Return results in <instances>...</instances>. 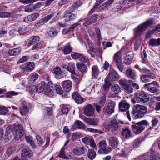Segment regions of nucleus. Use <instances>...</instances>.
I'll use <instances>...</instances> for the list:
<instances>
[{
	"label": "nucleus",
	"instance_id": "obj_1",
	"mask_svg": "<svg viewBox=\"0 0 160 160\" xmlns=\"http://www.w3.org/2000/svg\"><path fill=\"white\" fill-rule=\"evenodd\" d=\"M148 109L146 107L138 104L134 106L132 109L131 115L133 118L135 119L143 117L147 112Z\"/></svg>",
	"mask_w": 160,
	"mask_h": 160
},
{
	"label": "nucleus",
	"instance_id": "obj_2",
	"mask_svg": "<svg viewBox=\"0 0 160 160\" xmlns=\"http://www.w3.org/2000/svg\"><path fill=\"white\" fill-rule=\"evenodd\" d=\"M148 109L146 107L138 104L134 106L132 109L131 115L133 118L135 119L143 117L147 112Z\"/></svg>",
	"mask_w": 160,
	"mask_h": 160
},
{
	"label": "nucleus",
	"instance_id": "obj_3",
	"mask_svg": "<svg viewBox=\"0 0 160 160\" xmlns=\"http://www.w3.org/2000/svg\"><path fill=\"white\" fill-rule=\"evenodd\" d=\"M39 37L38 36H33L31 37L27 41V43L28 46L35 44L32 48V50H38L45 46V44L42 41L38 42L39 40Z\"/></svg>",
	"mask_w": 160,
	"mask_h": 160
},
{
	"label": "nucleus",
	"instance_id": "obj_4",
	"mask_svg": "<svg viewBox=\"0 0 160 160\" xmlns=\"http://www.w3.org/2000/svg\"><path fill=\"white\" fill-rule=\"evenodd\" d=\"M153 24V20L150 19L146 22L138 25L134 30V33L135 36L139 35L145 31L146 29Z\"/></svg>",
	"mask_w": 160,
	"mask_h": 160
},
{
	"label": "nucleus",
	"instance_id": "obj_5",
	"mask_svg": "<svg viewBox=\"0 0 160 160\" xmlns=\"http://www.w3.org/2000/svg\"><path fill=\"white\" fill-rule=\"evenodd\" d=\"M149 125L148 122L146 120H143L137 122L134 125L132 126V128L133 132L136 134H138L143 131L145 127L144 126H149Z\"/></svg>",
	"mask_w": 160,
	"mask_h": 160
},
{
	"label": "nucleus",
	"instance_id": "obj_6",
	"mask_svg": "<svg viewBox=\"0 0 160 160\" xmlns=\"http://www.w3.org/2000/svg\"><path fill=\"white\" fill-rule=\"evenodd\" d=\"M46 85L45 82L43 81L40 83L37 86H31V90L30 92V93L32 94L33 92H41L44 90L46 92Z\"/></svg>",
	"mask_w": 160,
	"mask_h": 160
},
{
	"label": "nucleus",
	"instance_id": "obj_7",
	"mask_svg": "<svg viewBox=\"0 0 160 160\" xmlns=\"http://www.w3.org/2000/svg\"><path fill=\"white\" fill-rule=\"evenodd\" d=\"M115 106V102L110 101L104 107L103 112L106 115H110L114 111V108Z\"/></svg>",
	"mask_w": 160,
	"mask_h": 160
},
{
	"label": "nucleus",
	"instance_id": "obj_8",
	"mask_svg": "<svg viewBox=\"0 0 160 160\" xmlns=\"http://www.w3.org/2000/svg\"><path fill=\"white\" fill-rule=\"evenodd\" d=\"M121 59V53L120 52H118L115 54L113 61L117 68L121 72L123 71V69Z\"/></svg>",
	"mask_w": 160,
	"mask_h": 160
},
{
	"label": "nucleus",
	"instance_id": "obj_9",
	"mask_svg": "<svg viewBox=\"0 0 160 160\" xmlns=\"http://www.w3.org/2000/svg\"><path fill=\"white\" fill-rule=\"evenodd\" d=\"M136 100L139 103H145L149 101V97L146 93L141 92L137 94Z\"/></svg>",
	"mask_w": 160,
	"mask_h": 160
},
{
	"label": "nucleus",
	"instance_id": "obj_10",
	"mask_svg": "<svg viewBox=\"0 0 160 160\" xmlns=\"http://www.w3.org/2000/svg\"><path fill=\"white\" fill-rule=\"evenodd\" d=\"M119 76L117 72L113 70H110L108 76L105 78V80L110 82L116 81L119 78Z\"/></svg>",
	"mask_w": 160,
	"mask_h": 160
},
{
	"label": "nucleus",
	"instance_id": "obj_11",
	"mask_svg": "<svg viewBox=\"0 0 160 160\" xmlns=\"http://www.w3.org/2000/svg\"><path fill=\"white\" fill-rule=\"evenodd\" d=\"M35 65L34 62H29L22 64L20 68L25 72H31L35 68Z\"/></svg>",
	"mask_w": 160,
	"mask_h": 160
},
{
	"label": "nucleus",
	"instance_id": "obj_12",
	"mask_svg": "<svg viewBox=\"0 0 160 160\" xmlns=\"http://www.w3.org/2000/svg\"><path fill=\"white\" fill-rule=\"evenodd\" d=\"M118 123L116 120L114 119L110 120L108 122V128L113 132L118 130Z\"/></svg>",
	"mask_w": 160,
	"mask_h": 160
},
{
	"label": "nucleus",
	"instance_id": "obj_13",
	"mask_svg": "<svg viewBox=\"0 0 160 160\" xmlns=\"http://www.w3.org/2000/svg\"><path fill=\"white\" fill-rule=\"evenodd\" d=\"M82 141L84 144L86 145H89L91 147L96 149V144L92 137H85L83 138L82 139Z\"/></svg>",
	"mask_w": 160,
	"mask_h": 160
},
{
	"label": "nucleus",
	"instance_id": "obj_14",
	"mask_svg": "<svg viewBox=\"0 0 160 160\" xmlns=\"http://www.w3.org/2000/svg\"><path fill=\"white\" fill-rule=\"evenodd\" d=\"M13 128L15 132V135L21 139L23 135V130L22 126L20 124L15 125Z\"/></svg>",
	"mask_w": 160,
	"mask_h": 160
},
{
	"label": "nucleus",
	"instance_id": "obj_15",
	"mask_svg": "<svg viewBox=\"0 0 160 160\" xmlns=\"http://www.w3.org/2000/svg\"><path fill=\"white\" fill-rule=\"evenodd\" d=\"M81 21V20H79L78 22L71 25L69 28L63 29L62 31V34L66 35L70 34L71 32H72L75 28L80 24L79 22Z\"/></svg>",
	"mask_w": 160,
	"mask_h": 160
},
{
	"label": "nucleus",
	"instance_id": "obj_16",
	"mask_svg": "<svg viewBox=\"0 0 160 160\" xmlns=\"http://www.w3.org/2000/svg\"><path fill=\"white\" fill-rule=\"evenodd\" d=\"M94 108L93 106L88 104L86 105L84 109V114L88 116H91L94 112Z\"/></svg>",
	"mask_w": 160,
	"mask_h": 160
},
{
	"label": "nucleus",
	"instance_id": "obj_17",
	"mask_svg": "<svg viewBox=\"0 0 160 160\" xmlns=\"http://www.w3.org/2000/svg\"><path fill=\"white\" fill-rule=\"evenodd\" d=\"M87 151L85 147H78L75 148L73 150V153L77 156H80L84 154Z\"/></svg>",
	"mask_w": 160,
	"mask_h": 160
},
{
	"label": "nucleus",
	"instance_id": "obj_18",
	"mask_svg": "<svg viewBox=\"0 0 160 160\" xmlns=\"http://www.w3.org/2000/svg\"><path fill=\"white\" fill-rule=\"evenodd\" d=\"M77 15L70 12H65L63 15V18L65 22H69L74 20Z\"/></svg>",
	"mask_w": 160,
	"mask_h": 160
},
{
	"label": "nucleus",
	"instance_id": "obj_19",
	"mask_svg": "<svg viewBox=\"0 0 160 160\" xmlns=\"http://www.w3.org/2000/svg\"><path fill=\"white\" fill-rule=\"evenodd\" d=\"M83 119L85 122L92 126H95L98 125L99 122V120L98 118L90 119L85 116L83 117Z\"/></svg>",
	"mask_w": 160,
	"mask_h": 160
},
{
	"label": "nucleus",
	"instance_id": "obj_20",
	"mask_svg": "<svg viewBox=\"0 0 160 160\" xmlns=\"http://www.w3.org/2000/svg\"><path fill=\"white\" fill-rule=\"evenodd\" d=\"M63 90L66 92H69L71 90L72 83L69 80H67L62 82L61 83Z\"/></svg>",
	"mask_w": 160,
	"mask_h": 160
},
{
	"label": "nucleus",
	"instance_id": "obj_21",
	"mask_svg": "<svg viewBox=\"0 0 160 160\" xmlns=\"http://www.w3.org/2000/svg\"><path fill=\"white\" fill-rule=\"evenodd\" d=\"M52 72L55 75V78L57 79H60L64 78L60 68L57 66L52 70Z\"/></svg>",
	"mask_w": 160,
	"mask_h": 160
},
{
	"label": "nucleus",
	"instance_id": "obj_22",
	"mask_svg": "<svg viewBox=\"0 0 160 160\" xmlns=\"http://www.w3.org/2000/svg\"><path fill=\"white\" fill-rule=\"evenodd\" d=\"M33 155L32 151L29 148L24 149L21 152L22 158L27 159L31 157Z\"/></svg>",
	"mask_w": 160,
	"mask_h": 160
},
{
	"label": "nucleus",
	"instance_id": "obj_23",
	"mask_svg": "<svg viewBox=\"0 0 160 160\" xmlns=\"http://www.w3.org/2000/svg\"><path fill=\"white\" fill-rule=\"evenodd\" d=\"M119 106L120 111H125L129 109L130 105L127 103L126 100H122L119 102Z\"/></svg>",
	"mask_w": 160,
	"mask_h": 160
},
{
	"label": "nucleus",
	"instance_id": "obj_24",
	"mask_svg": "<svg viewBox=\"0 0 160 160\" xmlns=\"http://www.w3.org/2000/svg\"><path fill=\"white\" fill-rule=\"evenodd\" d=\"M39 17L38 13H34L24 18L23 21L26 22H29L36 20Z\"/></svg>",
	"mask_w": 160,
	"mask_h": 160
},
{
	"label": "nucleus",
	"instance_id": "obj_25",
	"mask_svg": "<svg viewBox=\"0 0 160 160\" xmlns=\"http://www.w3.org/2000/svg\"><path fill=\"white\" fill-rule=\"evenodd\" d=\"M73 99L78 104H81L83 102V99L77 92H73L72 94Z\"/></svg>",
	"mask_w": 160,
	"mask_h": 160
},
{
	"label": "nucleus",
	"instance_id": "obj_26",
	"mask_svg": "<svg viewBox=\"0 0 160 160\" xmlns=\"http://www.w3.org/2000/svg\"><path fill=\"white\" fill-rule=\"evenodd\" d=\"M109 144L113 148H117L118 144L119 141L117 138L114 137H111L109 138Z\"/></svg>",
	"mask_w": 160,
	"mask_h": 160
},
{
	"label": "nucleus",
	"instance_id": "obj_27",
	"mask_svg": "<svg viewBox=\"0 0 160 160\" xmlns=\"http://www.w3.org/2000/svg\"><path fill=\"white\" fill-rule=\"evenodd\" d=\"M152 84V83H151L145 84L144 85V87L150 92L152 93H158L159 90L156 88L155 87H152L151 86H150Z\"/></svg>",
	"mask_w": 160,
	"mask_h": 160
},
{
	"label": "nucleus",
	"instance_id": "obj_28",
	"mask_svg": "<svg viewBox=\"0 0 160 160\" xmlns=\"http://www.w3.org/2000/svg\"><path fill=\"white\" fill-rule=\"evenodd\" d=\"M131 82H132V80H127L125 79H121L118 82L119 85L123 89L130 84Z\"/></svg>",
	"mask_w": 160,
	"mask_h": 160
},
{
	"label": "nucleus",
	"instance_id": "obj_29",
	"mask_svg": "<svg viewBox=\"0 0 160 160\" xmlns=\"http://www.w3.org/2000/svg\"><path fill=\"white\" fill-rule=\"evenodd\" d=\"M127 76L129 78L134 80L136 77V73L134 71L129 69L126 70V71Z\"/></svg>",
	"mask_w": 160,
	"mask_h": 160
},
{
	"label": "nucleus",
	"instance_id": "obj_30",
	"mask_svg": "<svg viewBox=\"0 0 160 160\" xmlns=\"http://www.w3.org/2000/svg\"><path fill=\"white\" fill-rule=\"evenodd\" d=\"M77 69L83 74L84 73L87 71L86 66L83 63H78L76 64Z\"/></svg>",
	"mask_w": 160,
	"mask_h": 160
},
{
	"label": "nucleus",
	"instance_id": "obj_31",
	"mask_svg": "<svg viewBox=\"0 0 160 160\" xmlns=\"http://www.w3.org/2000/svg\"><path fill=\"white\" fill-rule=\"evenodd\" d=\"M25 102H22V106L19 108L20 113L22 116L26 115L28 112V108L25 105Z\"/></svg>",
	"mask_w": 160,
	"mask_h": 160
},
{
	"label": "nucleus",
	"instance_id": "obj_32",
	"mask_svg": "<svg viewBox=\"0 0 160 160\" xmlns=\"http://www.w3.org/2000/svg\"><path fill=\"white\" fill-rule=\"evenodd\" d=\"M85 127V125L82 122L77 120L73 125L72 128L73 129H82Z\"/></svg>",
	"mask_w": 160,
	"mask_h": 160
},
{
	"label": "nucleus",
	"instance_id": "obj_33",
	"mask_svg": "<svg viewBox=\"0 0 160 160\" xmlns=\"http://www.w3.org/2000/svg\"><path fill=\"white\" fill-rule=\"evenodd\" d=\"M21 49L19 48L9 49L8 52V54L10 56H17L20 53Z\"/></svg>",
	"mask_w": 160,
	"mask_h": 160
},
{
	"label": "nucleus",
	"instance_id": "obj_34",
	"mask_svg": "<svg viewBox=\"0 0 160 160\" xmlns=\"http://www.w3.org/2000/svg\"><path fill=\"white\" fill-rule=\"evenodd\" d=\"M55 13V12H52L50 15H48L45 18L41 19L39 21L38 23L43 24L47 22L48 20L51 19L53 17L54 14Z\"/></svg>",
	"mask_w": 160,
	"mask_h": 160
},
{
	"label": "nucleus",
	"instance_id": "obj_35",
	"mask_svg": "<svg viewBox=\"0 0 160 160\" xmlns=\"http://www.w3.org/2000/svg\"><path fill=\"white\" fill-rule=\"evenodd\" d=\"M58 33V31L56 29L52 28H50L48 32L46 34V35L49 38H53L56 36Z\"/></svg>",
	"mask_w": 160,
	"mask_h": 160
},
{
	"label": "nucleus",
	"instance_id": "obj_36",
	"mask_svg": "<svg viewBox=\"0 0 160 160\" xmlns=\"http://www.w3.org/2000/svg\"><path fill=\"white\" fill-rule=\"evenodd\" d=\"M111 90L112 92L116 95L121 91V89L118 84H116L111 87Z\"/></svg>",
	"mask_w": 160,
	"mask_h": 160
},
{
	"label": "nucleus",
	"instance_id": "obj_37",
	"mask_svg": "<svg viewBox=\"0 0 160 160\" xmlns=\"http://www.w3.org/2000/svg\"><path fill=\"white\" fill-rule=\"evenodd\" d=\"M92 78H97L99 73L98 67L96 66H93L92 67Z\"/></svg>",
	"mask_w": 160,
	"mask_h": 160
},
{
	"label": "nucleus",
	"instance_id": "obj_38",
	"mask_svg": "<svg viewBox=\"0 0 160 160\" xmlns=\"http://www.w3.org/2000/svg\"><path fill=\"white\" fill-rule=\"evenodd\" d=\"M148 45L152 46H159L160 45V39H152L149 40Z\"/></svg>",
	"mask_w": 160,
	"mask_h": 160
},
{
	"label": "nucleus",
	"instance_id": "obj_39",
	"mask_svg": "<svg viewBox=\"0 0 160 160\" xmlns=\"http://www.w3.org/2000/svg\"><path fill=\"white\" fill-rule=\"evenodd\" d=\"M75 67L74 63L72 62H70L69 63L67 70L72 73L73 74H74L76 76V74L75 73Z\"/></svg>",
	"mask_w": 160,
	"mask_h": 160
},
{
	"label": "nucleus",
	"instance_id": "obj_40",
	"mask_svg": "<svg viewBox=\"0 0 160 160\" xmlns=\"http://www.w3.org/2000/svg\"><path fill=\"white\" fill-rule=\"evenodd\" d=\"M87 155L88 158L92 160L94 158L96 157V152L92 149H89Z\"/></svg>",
	"mask_w": 160,
	"mask_h": 160
},
{
	"label": "nucleus",
	"instance_id": "obj_41",
	"mask_svg": "<svg viewBox=\"0 0 160 160\" xmlns=\"http://www.w3.org/2000/svg\"><path fill=\"white\" fill-rule=\"evenodd\" d=\"M38 74L32 73L30 75L28 79L30 82L32 83L38 79Z\"/></svg>",
	"mask_w": 160,
	"mask_h": 160
},
{
	"label": "nucleus",
	"instance_id": "obj_42",
	"mask_svg": "<svg viewBox=\"0 0 160 160\" xmlns=\"http://www.w3.org/2000/svg\"><path fill=\"white\" fill-rule=\"evenodd\" d=\"M122 135L125 138H127L130 136V132L127 128L123 129L121 133Z\"/></svg>",
	"mask_w": 160,
	"mask_h": 160
},
{
	"label": "nucleus",
	"instance_id": "obj_43",
	"mask_svg": "<svg viewBox=\"0 0 160 160\" xmlns=\"http://www.w3.org/2000/svg\"><path fill=\"white\" fill-rule=\"evenodd\" d=\"M112 148L111 147H107L105 148L100 149L98 150V152L101 154H107L109 152L111 151Z\"/></svg>",
	"mask_w": 160,
	"mask_h": 160
},
{
	"label": "nucleus",
	"instance_id": "obj_44",
	"mask_svg": "<svg viewBox=\"0 0 160 160\" xmlns=\"http://www.w3.org/2000/svg\"><path fill=\"white\" fill-rule=\"evenodd\" d=\"M72 47L70 45L65 46L62 50L64 54L66 55L69 54L72 51Z\"/></svg>",
	"mask_w": 160,
	"mask_h": 160
},
{
	"label": "nucleus",
	"instance_id": "obj_45",
	"mask_svg": "<svg viewBox=\"0 0 160 160\" xmlns=\"http://www.w3.org/2000/svg\"><path fill=\"white\" fill-rule=\"evenodd\" d=\"M54 88L57 93L59 94H62V96L63 97V91L62 90L60 86L56 85L54 86Z\"/></svg>",
	"mask_w": 160,
	"mask_h": 160
},
{
	"label": "nucleus",
	"instance_id": "obj_46",
	"mask_svg": "<svg viewBox=\"0 0 160 160\" xmlns=\"http://www.w3.org/2000/svg\"><path fill=\"white\" fill-rule=\"evenodd\" d=\"M140 78L142 81L144 82H146L150 81L151 78L148 76L146 75H142Z\"/></svg>",
	"mask_w": 160,
	"mask_h": 160
},
{
	"label": "nucleus",
	"instance_id": "obj_47",
	"mask_svg": "<svg viewBox=\"0 0 160 160\" xmlns=\"http://www.w3.org/2000/svg\"><path fill=\"white\" fill-rule=\"evenodd\" d=\"M149 156L151 157V154L149 152H147L138 157L137 159L138 160H142L144 159L143 160H148L147 159H146L145 158H148Z\"/></svg>",
	"mask_w": 160,
	"mask_h": 160
},
{
	"label": "nucleus",
	"instance_id": "obj_48",
	"mask_svg": "<svg viewBox=\"0 0 160 160\" xmlns=\"http://www.w3.org/2000/svg\"><path fill=\"white\" fill-rule=\"evenodd\" d=\"M105 83L103 86V89L104 90L108 91L109 89V88L111 85V84L110 81L108 80H105V78L104 80Z\"/></svg>",
	"mask_w": 160,
	"mask_h": 160
},
{
	"label": "nucleus",
	"instance_id": "obj_49",
	"mask_svg": "<svg viewBox=\"0 0 160 160\" xmlns=\"http://www.w3.org/2000/svg\"><path fill=\"white\" fill-rule=\"evenodd\" d=\"M19 93H21L20 92H15L13 91H10L7 92L6 95V96L7 98H11L12 96L15 95H17Z\"/></svg>",
	"mask_w": 160,
	"mask_h": 160
},
{
	"label": "nucleus",
	"instance_id": "obj_50",
	"mask_svg": "<svg viewBox=\"0 0 160 160\" xmlns=\"http://www.w3.org/2000/svg\"><path fill=\"white\" fill-rule=\"evenodd\" d=\"M98 5H95L89 12V13L92 14L95 11V10H96L97 12H99L102 10H103V8H102L101 6L98 7Z\"/></svg>",
	"mask_w": 160,
	"mask_h": 160
},
{
	"label": "nucleus",
	"instance_id": "obj_51",
	"mask_svg": "<svg viewBox=\"0 0 160 160\" xmlns=\"http://www.w3.org/2000/svg\"><path fill=\"white\" fill-rule=\"evenodd\" d=\"M132 62L131 57L129 55H127L125 57L124 63L125 64L128 65Z\"/></svg>",
	"mask_w": 160,
	"mask_h": 160
},
{
	"label": "nucleus",
	"instance_id": "obj_52",
	"mask_svg": "<svg viewBox=\"0 0 160 160\" xmlns=\"http://www.w3.org/2000/svg\"><path fill=\"white\" fill-rule=\"evenodd\" d=\"M25 138L27 142L29 143V144L32 147L35 146L34 142L32 140V137L30 136H26Z\"/></svg>",
	"mask_w": 160,
	"mask_h": 160
},
{
	"label": "nucleus",
	"instance_id": "obj_53",
	"mask_svg": "<svg viewBox=\"0 0 160 160\" xmlns=\"http://www.w3.org/2000/svg\"><path fill=\"white\" fill-rule=\"evenodd\" d=\"M29 59V57L27 56H24L22 57L17 62L18 64H20L24 62H26Z\"/></svg>",
	"mask_w": 160,
	"mask_h": 160
},
{
	"label": "nucleus",
	"instance_id": "obj_54",
	"mask_svg": "<svg viewBox=\"0 0 160 160\" xmlns=\"http://www.w3.org/2000/svg\"><path fill=\"white\" fill-rule=\"evenodd\" d=\"M78 59L81 62L84 63L87 62L88 61V59L82 54H80L79 56Z\"/></svg>",
	"mask_w": 160,
	"mask_h": 160
},
{
	"label": "nucleus",
	"instance_id": "obj_55",
	"mask_svg": "<svg viewBox=\"0 0 160 160\" xmlns=\"http://www.w3.org/2000/svg\"><path fill=\"white\" fill-rule=\"evenodd\" d=\"M105 101V97L104 95H103L100 99L98 103L101 106H103L104 105Z\"/></svg>",
	"mask_w": 160,
	"mask_h": 160
},
{
	"label": "nucleus",
	"instance_id": "obj_56",
	"mask_svg": "<svg viewBox=\"0 0 160 160\" xmlns=\"http://www.w3.org/2000/svg\"><path fill=\"white\" fill-rule=\"evenodd\" d=\"M8 111V109L5 107L2 106L0 107V113L4 115Z\"/></svg>",
	"mask_w": 160,
	"mask_h": 160
},
{
	"label": "nucleus",
	"instance_id": "obj_57",
	"mask_svg": "<svg viewBox=\"0 0 160 160\" xmlns=\"http://www.w3.org/2000/svg\"><path fill=\"white\" fill-rule=\"evenodd\" d=\"M65 148H64L63 147L61 149L60 152L58 155V156L60 158H65L66 156L65 154Z\"/></svg>",
	"mask_w": 160,
	"mask_h": 160
},
{
	"label": "nucleus",
	"instance_id": "obj_58",
	"mask_svg": "<svg viewBox=\"0 0 160 160\" xmlns=\"http://www.w3.org/2000/svg\"><path fill=\"white\" fill-rule=\"evenodd\" d=\"M95 31L98 37V40L99 41L102 38L100 30L99 28H95Z\"/></svg>",
	"mask_w": 160,
	"mask_h": 160
},
{
	"label": "nucleus",
	"instance_id": "obj_59",
	"mask_svg": "<svg viewBox=\"0 0 160 160\" xmlns=\"http://www.w3.org/2000/svg\"><path fill=\"white\" fill-rule=\"evenodd\" d=\"M80 54V53L75 52H72L71 54V56L72 58L76 59H78Z\"/></svg>",
	"mask_w": 160,
	"mask_h": 160
},
{
	"label": "nucleus",
	"instance_id": "obj_60",
	"mask_svg": "<svg viewBox=\"0 0 160 160\" xmlns=\"http://www.w3.org/2000/svg\"><path fill=\"white\" fill-rule=\"evenodd\" d=\"M148 130V132L152 134H155L158 132L157 129L151 127H150Z\"/></svg>",
	"mask_w": 160,
	"mask_h": 160
},
{
	"label": "nucleus",
	"instance_id": "obj_61",
	"mask_svg": "<svg viewBox=\"0 0 160 160\" xmlns=\"http://www.w3.org/2000/svg\"><path fill=\"white\" fill-rule=\"evenodd\" d=\"M76 9L74 7V5H73L68 8V9L66 11V12H70V13H72V12H74Z\"/></svg>",
	"mask_w": 160,
	"mask_h": 160
},
{
	"label": "nucleus",
	"instance_id": "obj_62",
	"mask_svg": "<svg viewBox=\"0 0 160 160\" xmlns=\"http://www.w3.org/2000/svg\"><path fill=\"white\" fill-rule=\"evenodd\" d=\"M130 85H131L130 84L128 85V86H127L124 89L128 93H131L133 92V88L130 86Z\"/></svg>",
	"mask_w": 160,
	"mask_h": 160
},
{
	"label": "nucleus",
	"instance_id": "obj_63",
	"mask_svg": "<svg viewBox=\"0 0 160 160\" xmlns=\"http://www.w3.org/2000/svg\"><path fill=\"white\" fill-rule=\"evenodd\" d=\"M90 21L91 20V23H92L96 22L97 19L98 17L96 15H93L89 18Z\"/></svg>",
	"mask_w": 160,
	"mask_h": 160
},
{
	"label": "nucleus",
	"instance_id": "obj_64",
	"mask_svg": "<svg viewBox=\"0 0 160 160\" xmlns=\"http://www.w3.org/2000/svg\"><path fill=\"white\" fill-rule=\"evenodd\" d=\"M13 152V149L11 147L8 148L6 151V153L8 155V156L9 157L12 154Z\"/></svg>",
	"mask_w": 160,
	"mask_h": 160
}]
</instances>
